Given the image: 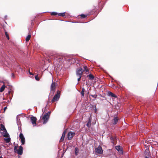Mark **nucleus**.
<instances>
[{
	"label": "nucleus",
	"instance_id": "obj_1",
	"mask_svg": "<svg viewBox=\"0 0 158 158\" xmlns=\"http://www.w3.org/2000/svg\"><path fill=\"white\" fill-rule=\"evenodd\" d=\"M0 130L1 134L4 137L6 138L9 137V135L7 133L5 126L2 124L0 125Z\"/></svg>",
	"mask_w": 158,
	"mask_h": 158
},
{
	"label": "nucleus",
	"instance_id": "obj_2",
	"mask_svg": "<svg viewBox=\"0 0 158 158\" xmlns=\"http://www.w3.org/2000/svg\"><path fill=\"white\" fill-rule=\"evenodd\" d=\"M51 113V111H49L48 112L46 113L45 114H44L43 117L42 119L44 120V124H46L48 122L49 118Z\"/></svg>",
	"mask_w": 158,
	"mask_h": 158
},
{
	"label": "nucleus",
	"instance_id": "obj_3",
	"mask_svg": "<svg viewBox=\"0 0 158 158\" xmlns=\"http://www.w3.org/2000/svg\"><path fill=\"white\" fill-rule=\"evenodd\" d=\"M60 97V91L58 90L57 91L56 94L55 95L52 100V102L53 103L55 101H57L59 100Z\"/></svg>",
	"mask_w": 158,
	"mask_h": 158
},
{
	"label": "nucleus",
	"instance_id": "obj_4",
	"mask_svg": "<svg viewBox=\"0 0 158 158\" xmlns=\"http://www.w3.org/2000/svg\"><path fill=\"white\" fill-rule=\"evenodd\" d=\"M75 133L74 132L69 131L67 134V139L69 140L71 139L75 135Z\"/></svg>",
	"mask_w": 158,
	"mask_h": 158
},
{
	"label": "nucleus",
	"instance_id": "obj_5",
	"mask_svg": "<svg viewBox=\"0 0 158 158\" xmlns=\"http://www.w3.org/2000/svg\"><path fill=\"white\" fill-rule=\"evenodd\" d=\"M80 67L78 69H77L76 71V75L77 76H82L83 73L84 71Z\"/></svg>",
	"mask_w": 158,
	"mask_h": 158
},
{
	"label": "nucleus",
	"instance_id": "obj_6",
	"mask_svg": "<svg viewBox=\"0 0 158 158\" xmlns=\"http://www.w3.org/2000/svg\"><path fill=\"white\" fill-rule=\"evenodd\" d=\"M110 139L111 140V143L113 144V145H115L116 143L117 139L115 136H113L110 135Z\"/></svg>",
	"mask_w": 158,
	"mask_h": 158
},
{
	"label": "nucleus",
	"instance_id": "obj_7",
	"mask_svg": "<svg viewBox=\"0 0 158 158\" xmlns=\"http://www.w3.org/2000/svg\"><path fill=\"white\" fill-rule=\"evenodd\" d=\"M31 120L32 123V125L34 126H35L36 125V122L37 119L36 117L33 116L31 117Z\"/></svg>",
	"mask_w": 158,
	"mask_h": 158
},
{
	"label": "nucleus",
	"instance_id": "obj_8",
	"mask_svg": "<svg viewBox=\"0 0 158 158\" xmlns=\"http://www.w3.org/2000/svg\"><path fill=\"white\" fill-rule=\"evenodd\" d=\"M19 138L21 141L22 144H24L25 143V139L24 136L22 133H20L19 136Z\"/></svg>",
	"mask_w": 158,
	"mask_h": 158
},
{
	"label": "nucleus",
	"instance_id": "obj_9",
	"mask_svg": "<svg viewBox=\"0 0 158 158\" xmlns=\"http://www.w3.org/2000/svg\"><path fill=\"white\" fill-rule=\"evenodd\" d=\"M14 152L19 155H21L23 153V149H14Z\"/></svg>",
	"mask_w": 158,
	"mask_h": 158
},
{
	"label": "nucleus",
	"instance_id": "obj_10",
	"mask_svg": "<svg viewBox=\"0 0 158 158\" xmlns=\"http://www.w3.org/2000/svg\"><path fill=\"white\" fill-rule=\"evenodd\" d=\"M66 152V150H64V149H60L58 152V155L59 156H61V157H62L63 156L64 153Z\"/></svg>",
	"mask_w": 158,
	"mask_h": 158
},
{
	"label": "nucleus",
	"instance_id": "obj_11",
	"mask_svg": "<svg viewBox=\"0 0 158 158\" xmlns=\"http://www.w3.org/2000/svg\"><path fill=\"white\" fill-rule=\"evenodd\" d=\"M66 130H64L63 132L62 136H61V137L60 139V142H61L63 141L64 138V137H65V135H66Z\"/></svg>",
	"mask_w": 158,
	"mask_h": 158
},
{
	"label": "nucleus",
	"instance_id": "obj_12",
	"mask_svg": "<svg viewBox=\"0 0 158 158\" xmlns=\"http://www.w3.org/2000/svg\"><path fill=\"white\" fill-rule=\"evenodd\" d=\"M56 84L55 82L52 83L51 85V90L54 91L56 89Z\"/></svg>",
	"mask_w": 158,
	"mask_h": 158
},
{
	"label": "nucleus",
	"instance_id": "obj_13",
	"mask_svg": "<svg viewBox=\"0 0 158 158\" xmlns=\"http://www.w3.org/2000/svg\"><path fill=\"white\" fill-rule=\"evenodd\" d=\"M118 119L119 118L118 117L116 116L114 117L112 120L113 124L114 125L117 124Z\"/></svg>",
	"mask_w": 158,
	"mask_h": 158
},
{
	"label": "nucleus",
	"instance_id": "obj_14",
	"mask_svg": "<svg viewBox=\"0 0 158 158\" xmlns=\"http://www.w3.org/2000/svg\"><path fill=\"white\" fill-rule=\"evenodd\" d=\"M102 149H95V152L98 154H102L103 152Z\"/></svg>",
	"mask_w": 158,
	"mask_h": 158
},
{
	"label": "nucleus",
	"instance_id": "obj_15",
	"mask_svg": "<svg viewBox=\"0 0 158 158\" xmlns=\"http://www.w3.org/2000/svg\"><path fill=\"white\" fill-rule=\"evenodd\" d=\"M89 77V79L90 80H92L94 78V76L91 74H90L87 76Z\"/></svg>",
	"mask_w": 158,
	"mask_h": 158
},
{
	"label": "nucleus",
	"instance_id": "obj_16",
	"mask_svg": "<svg viewBox=\"0 0 158 158\" xmlns=\"http://www.w3.org/2000/svg\"><path fill=\"white\" fill-rule=\"evenodd\" d=\"M108 94L109 96H110L111 97H114V98H117V96L114 94H113L111 92H109L108 93Z\"/></svg>",
	"mask_w": 158,
	"mask_h": 158
},
{
	"label": "nucleus",
	"instance_id": "obj_17",
	"mask_svg": "<svg viewBox=\"0 0 158 158\" xmlns=\"http://www.w3.org/2000/svg\"><path fill=\"white\" fill-rule=\"evenodd\" d=\"M144 153L147 156H149L150 155V153L149 152V149H146L144 152Z\"/></svg>",
	"mask_w": 158,
	"mask_h": 158
},
{
	"label": "nucleus",
	"instance_id": "obj_18",
	"mask_svg": "<svg viewBox=\"0 0 158 158\" xmlns=\"http://www.w3.org/2000/svg\"><path fill=\"white\" fill-rule=\"evenodd\" d=\"M119 152V154H123V149H116Z\"/></svg>",
	"mask_w": 158,
	"mask_h": 158
},
{
	"label": "nucleus",
	"instance_id": "obj_19",
	"mask_svg": "<svg viewBox=\"0 0 158 158\" xmlns=\"http://www.w3.org/2000/svg\"><path fill=\"white\" fill-rule=\"evenodd\" d=\"M5 87V85H3L0 88V92H3L4 90Z\"/></svg>",
	"mask_w": 158,
	"mask_h": 158
},
{
	"label": "nucleus",
	"instance_id": "obj_20",
	"mask_svg": "<svg viewBox=\"0 0 158 158\" xmlns=\"http://www.w3.org/2000/svg\"><path fill=\"white\" fill-rule=\"evenodd\" d=\"M31 37V35H28L26 38V42H28L30 40Z\"/></svg>",
	"mask_w": 158,
	"mask_h": 158
},
{
	"label": "nucleus",
	"instance_id": "obj_21",
	"mask_svg": "<svg viewBox=\"0 0 158 158\" xmlns=\"http://www.w3.org/2000/svg\"><path fill=\"white\" fill-rule=\"evenodd\" d=\"M85 89H84V88H82V90H81V96L82 97H83L84 96V92L85 91Z\"/></svg>",
	"mask_w": 158,
	"mask_h": 158
},
{
	"label": "nucleus",
	"instance_id": "obj_22",
	"mask_svg": "<svg viewBox=\"0 0 158 158\" xmlns=\"http://www.w3.org/2000/svg\"><path fill=\"white\" fill-rule=\"evenodd\" d=\"M86 125L88 127H89L91 126V121L90 119L89 120Z\"/></svg>",
	"mask_w": 158,
	"mask_h": 158
},
{
	"label": "nucleus",
	"instance_id": "obj_23",
	"mask_svg": "<svg viewBox=\"0 0 158 158\" xmlns=\"http://www.w3.org/2000/svg\"><path fill=\"white\" fill-rule=\"evenodd\" d=\"M83 67L84 69V70L86 72H89V69H88L87 67L86 66H84Z\"/></svg>",
	"mask_w": 158,
	"mask_h": 158
},
{
	"label": "nucleus",
	"instance_id": "obj_24",
	"mask_svg": "<svg viewBox=\"0 0 158 158\" xmlns=\"http://www.w3.org/2000/svg\"><path fill=\"white\" fill-rule=\"evenodd\" d=\"M79 151V149H75V153L76 155H77L78 154V153Z\"/></svg>",
	"mask_w": 158,
	"mask_h": 158
},
{
	"label": "nucleus",
	"instance_id": "obj_25",
	"mask_svg": "<svg viewBox=\"0 0 158 158\" xmlns=\"http://www.w3.org/2000/svg\"><path fill=\"white\" fill-rule=\"evenodd\" d=\"M85 15L84 14H81V15H80V16H81V18H85L86 17H87V16L88 15Z\"/></svg>",
	"mask_w": 158,
	"mask_h": 158
},
{
	"label": "nucleus",
	"instance_id": "obj_26",
	"mask_svg": "<svg viewBox=\"0 0 158 158\" xmlns=\"http://www.w3.org/2000/svg\"><path fill=\"white\" fill-rule=\"evenodd\" d=\"M6 138L5 139V140L6 141V142L7 143H9L10 140V138Z\"/></svg>",
	"mask_w": 158,
	"mask_h": 158
},
{
	"label": "nucleus",
	"instance_id": "obj_27",
	"mask_svg": "<svg viewBox=\"0 0 158 158\" xmlns=\"http://www.w3.org/2000/svg\"><path fill=\"white\" fill-rule=\"evenodd\" d=\"M58 15L61 16L62 17H63L65 15V13H60L58 14Z\"/></svg>",
	"mask_w": 158,
	"mask_h": 158
},
{
	"label": "nucleus",
	"instance_id": "obj_28",
	"mask_svg": "<svg viewBox=\"0 0 158 158\" xmlns=\"http://www.w3.org/2000/svg\"><path fill=\"white\" fill-rule=\"evenodd\" d=\"M38 75L37 74V75H35V80H37V81H39V80H40V78L38 77Z\"/></svg>",
	"mask_w": 158,
	"mask_h": 158
},
{
	"label": "nucleus",
	"instance_id": "obj_29",
	"mask_svg": "<svg viewBox=\"0 0 158 158\" xmlns=\"http://www.w3.org/2000/svg\"><path fill=\"white\" fill-rule=\"evenodd\" d=\"M90 95L93 98H97V95L96 94H94V95Z\"/></svg>",
	"mask_w": 158,
	"mask_h": 158
},
{
	"label": "nucleus",
	"instance_id": "obj_30",
	"mask_svg": "<svg viewBox=\"0 0 158 158\" xmlns=\"http://www.w3.org/2000/svg\"><path fill=\"white\" fill-rule=\"evenodd\" d=\"M5 35H6V36L7 38L9 40V35L6 32H5Z\"/></svg>",
	"mask_w": 158,
	"mask_h": 158
},
{
	"label": "nucleus",
	"instance_id": "obj_31",
	"mask_svg": "<svg viewBox=\"0 0 158 158\" xmlns=\"http://www.w3.org/2000/svg\"><path fill=\"white\" fill-rule=\"evenodd\" d=\"M57 14V13L55 12H52L51 13V15H55Z\"/></svg>",
	"mask_w": 158,
	"mask_h": 158
},
{
	"label": "nucleus",
	"instance_id": "obj_32",
	"mask_svg": "<svg viewBox=\"0 0 158 158\" xmlns=\"http://www.w3.org/2000/svg\"><path fill=\"white\" fill-rule=\"evenodd\" d=\"M13 91L11 90V89H10V90H9L8 91V93L9 94H13Z\"/></svg>",
	"mask_w": 158,
	"mask_h": 158
},
{
	"label": "nucleus",
	"instance_id": "obj_33",
	"mask_svg": "<svg viewBox=\"0 0 158 158\" xmlns=\"http://www.w3.org/2000/svg\"><path fill=\"white\" fill-rule=\"evenodd\" d=\"M14 148H17L18 145L17 144H14Z\"/></svg>",
	"mask_w": 158,
	"mask_h": 158
},
{
	"label": "nucleus",
	"instance_id": "obj_34",
	"mask_svg": "<svg viewBox=\"0 0 158 158\" xmlns=\"http://www.w3.org/2000/svg\"><path fill=\"white\" fill-rule=\"evenodd\" d=\"M121 146L120 145L117 146H115V148H120ZM120 148H122V147H121Z\"/></svg>",
	"mask_w": 158,
	"mask_h": 158
},
{
	"label": "nucleus",
	"instance_id": "obj_35",
	"mask_svg": "<svg viewBox=\"0 0 158 158\" xmlns=\"http://www.w3.org/2000/svg\"><path fill=\"white\" fill-rule=\"evenodd\" d=\"M79 77V78L77 79V80L78 81H80L81 79V76H78Z\"/></svg>",
	"mask_w": 158,
	"mask_h": 158
},
{
	"label": "nucleus",
	"instance_id": "obj_36",
	"mask_svg": "<svg viewBox=\"0 0 158 158\" xmlns=\"http://www.w3.org/2000/svg\"><path fill=\"white\" fill-rule=\"evenodd\" d=\"M51 100V97H49L48 100V103L49 104V103H50V100Z\"/></svg>",
	"mask_w": 158,
	"mask_h": 158
},
{
	"label": "nucleus",
	"instance_id": "obj_37",
	"mask_svg": "<svg viewBox=\"0 0 158 158\" xmlns=\"http://www.w3.org/2000/svg\"><path fill=\"white\" fill-rule=\"evenodd\" d=\"M12 77H13V78H14L15 77V75L14 74V73H12Z\"/></svg>",
	"mask_w": 158,
	"mask_h": 158
},
{
	"label": "nucleus",
	"instance_id": "obj_38",
	"mask_svg": "<svg viewBox=\"0 0 158 158\" xmlns=\"http://www.w3.org/2000/svg\"><path fill=\"white\" fill-rule=\"evenodd\" d=\"M93 10H94V11H93V12L96 11V8L95 7H94Z\"/></svg>",
	"mask_w": 158,
	"mask_h": 158
},
{
	"label": "nucleus",
	"instance_id": "obj_39",
	"mask_svg": "<svg viewBox=\"0 0 158 158\" xmlns=\"http://www.w3.org/2000/svg\"><path fill=\"white\" fill-rule=\"evenodd\" d=\"M7 108L6 107H4V112H5L6 110L7 109Z\"/></svg>",
	"mask_w": 158,
	"mask_h": 158
},
{
	"label": "nucleus",
	"instance_id": "obj_40",
	"mask_svg": "<svg viewBox=\"0 0 158 158\" xmlns=\"http://www.w3.org/2000/svg\"><path fill=\"white\" fill-rule=\"evenodd\" d=\"M29 74H30V75H33V73H31L30 71L29 70Z\"/></svg>",
	"mask_w": 158,
	"mask_h": 158
},
{
	"label": "nucleus",
	"instance_id": "obj_41",
	"mask_svg": "<svg viewBox=\"0 0 158 158\" xmlns=\"http://www.w3.org/2000/svg\"><path fill=\"white\" fill-rule=\"evenodd\" d=\"M150 145H148V146H147V147H148V148H150Z\"/></svg>",
	"mask_w": 158,
	"mask_h": 158
},
{
	"label": "nucleus",
	"instance_id": "obj_42",
	"mask_svg": "<svg viewBox=\"0 0 158 158\" xmlns=\"http://www.w3.org/2000/svg\"><path fill=\"white\" fill-rule=\"evenodd\" d=\"M45 108L44 110H43V109L42 111L43 112H44V111H45Z\"/></svg>",
	"mask_w": 158,
	"mask_h": 158
},
{
	"label": "nucleus",
	"instance_id": "obj_43",
	"mask_svg": "<svg viewBox=\"0 0 158 158\" xmlns=\"http://www.w3.org/2000/svg\"><path fill=\"white\" fill-rule=\"evenodd\" d=\"M95 112L96 113V110H97V109H96V106H95Z\"/></svg>",
	"mask_w": 158,
	"mask_h": 158
},
{
	"label": "nucleus",
	"instance_id": "obj_44",
	"mask_svg": "<svg viewBox=\"0 0 158 158\" xmlns=\"http://www.w3.org/2000/svg\"><path fill=\"white\" fill-rule=\"evenodd\" d=\"M97 148H102L101 146H99Z\"/></svg>",
	"mask_w": 158,
	"mask_h": 158
},
{
	"label": "nucleus",
	"instance_id": "obj_45",
	"mask_svg": "<svg viewBox=\"0 0 158 158\" xmlns=\"http://www.w3.org/2000/svg\"><path fill=\"white\" fill-rule=\"evenodd\" d=\"M19 148H23L21 146H20Z\"/></svg>",
	"mask_w": 158,
	"mask_h": 158
},
{
	"label": "nucleus",
	"instance_id": "obj_46",
	"mask_svg": "<svg viewBox=\"0 0 158 158\" xmlns=\"http://www.w3.org/2000/svg\"><path fill=\"white\" fill-rule=\"evenodd\" d=\"M145 158H148V157H147V156L145 157Z\"/></svg>",
	"mask_w": 158,
	"mask_h": 158
}]
</instances>
